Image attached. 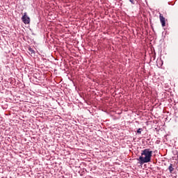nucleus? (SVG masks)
<instances>
[{"mask_svg": "<svg viewBox=\"0 0 178 178\" xmlns=\"http://www.w3.org/2000/svg\"><path fill=\"white\" fill-rule=\"evenodd\" d=\"M159 19H160V22L161 23L162 27H165V26H166V20L162 14L159 15Z\"/></svg>", "mask_w": 178, "mask_h": 178, "instance_id": "obj_3", "label": "nucleus"}, {"mask_svg": "<svg viewBox=\"0 0 178 178\" xmlns=\"http://www.w3.org/2000/svg\"><path fill=\"white\" fill-rule=\"evenodd\" d=\"M168 170H170V173H172L173 170H175V168H173V165L172 164H170L168 167Z\"/></svg>", "mask_w": 178, "mask_h": 178, "instance_id": "obj_4", "label": "nucleus"}, {"mask_svg": "<svg viewBox=\"0 0 178 178\" xmlns=\"http://www.w3.org/2000/svg\"><path fill=\"white\" fill-rule=\"evenodd\" d=\"M152 156V151H149V149H145L142 151L141 156L138 159L140 165L144 163H148L151 162V157Z\"/></svg>", "mask_w": 178, "mask_h": 178, "instance_id": "obj_1", "label": "nucleus"}, {"mask_svg": "<svg viewBox=\"0 0 178 178\" xmlns=\"http://www.w3.org/2000/svg\"><path fill=\"white\" fill-rule=\"evenodd\" d=\"M29 52H31V54H33V55L35 54V51L33 49H32L31 47H29Z\"/></svg>", "mask_w": 178, "mask_h": 178, "instance_id": "obj_5", "label": "nucleus"}, {"mask_svg": "<svg viewBox=\"0 0 178 178\" xmlns=\"http://www.w3.org/2000/svg\"><path fill=\"white\" fill-rule=\"evenodd\" d=\"M22 20L24 24H30V17L27 16V13H24Z\"/></svg>", "mask_w": 178, "mask_h": 178, "instance_id": "obj_2", "label": "nucleus"}, {"mask_svg": "<svg viewBox=\"0 0 178 178\" xmlns=\"http://www.w3.org/2000/svg\"><path fill=\"white\" fill-rule=\"evenodd\" d=\"M129 2H131V3H132L133 5L136 3L135 0H129Z\"/></svg>", "mask_w": 178, "mask_h": 178, "instance_id": "obj_7", "label": "nucleus"}, {"mask_svg": "<svg viewBox=\"0 0 178 178\" xmlns=\"http://www.w3.org/2000/svg\"><path fill=\"white\" fill-rule=\"evenodd\" d=\"M141 130H143V129H141V128H139V129L137 130L138 134H141Z\"/></svg>", "mask_w": 178, "mask_h": 178, "instance_id": "obj_6", "label": "nucleus"}]
</instances>
